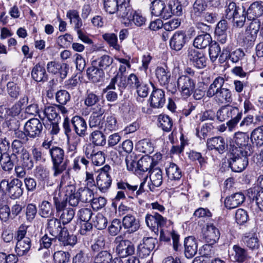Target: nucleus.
I'll return each mask as SVG.
<instances>
[{
    "mask_svg": "<svg viewBox=\"0 0 263 263\" xmlns=\"http://www.w3.org/2000/svg\"><path fill=\"white\" fill-rule=\"evenodd\" d=\"M234 253L232 254L234 261L238 263H243L251 258L248 250L239 245L233 247Z\"/></svg>",
    "mask_w": 263,
    "mask_h": 263,
    "instance_id": "obj_32",
    "label": "nucleus"
},
{
    "mask_svg": "<svg viewBox=\"0 0 263 263\" xmlns=\"http://www.w3.org/2000/svg\"><path fill=\"white\" fill-rule=\"evenodd\" d=\"M187 37L183 31H176L170 39V46L172 50L180 51L186 43Z\"/></svg>",
    "mask_w": 263,
    "mask_h": 263,
    "instance_id": "obj_16",
    "label": "nucleus"
},
{
    "mask_svg": "<svg viewBox=\"0 0 263 263\" xmlns=\"http://www.w3.org/2000/svg\"><path fill=\"white\" fill-rule=\"evenodd\" d=\"M251 139L257 146L263 144V125L254 129L251 135Z\"/></svg>",
    "mask_w": 263,
    "mask_h": 263,
    "instance_id": "obj_58",
    "label": "nucleus"
},
{
    "mask_svg": "<svg viewBox=\"0 0 263 263\" xmlns=\"http://www.w3.org/2000/svg\"><path fill=\"white\" fill-rule=\"evenodd\" d=\"M225 80L221 77H217L210 85L207 91L206 96L214 98L215 101L218 104H224L232 101L231 91L223 87Z\"/></svg>",
    "mask_w": 263,
    "mask_h": 263,
    "instance_id": "obj_1",
    "label": "nucleus"
},
{
    "mask_svg": "<svg viewBox=\"0 0 263 263\" xmlns=\"http://www.w3.org/2000/svg\"><path fill=\"white\" fill-rule=\"evenodd\" d=\"M86 73L88 79L95 83L103 82L105 77V73L102 69L92 63L87 69Z\"/></svg>",
    "mask_w": 263,
    "mask_h": 263,
    "instance_id": "obj_17",
    "label": "nucleus"
},
{
    "mask_svg": "<svg viewBox=\"0 0 263 263\" xmlns=\"http://www.w3.org/2000/svg\"><path fill=\"white\" fill-rule=\"evenodd\" d=\"M138 149L146 155L151 154L154 152V146L151 140L148 139H144L140 140L137 145Z\"/></svg>",
    "mask_w": 263,
    "mask_h": 263,
    "instance_id": "obj_51",
    "label": "nucleus"
},
{
    "mask_svg": "<svg viewBox=\"0 0 263 263\" xmlns=\"http://www.w3.org/2000/svg\"><path fill=\"white\" fill-rule=\"evenodd\" d=\"M247 195L250 199L255 200L259 209L263 211V189L258 186L250 188Z\"/></svg>",
    "mask_w": 263,
    "mask_h": 263,
    "instance_id": "obj_23",
    "label": "nucleus"
},
{
    "mask_svg": "<svg viewBox=\"0 0 263 263\" xmlns=\"http://www.w3.org/2000/svg\"><path fill=\"white\" fill-rule=\"evenodd\" d=\"M234 143L236 145L231 150H238L239 153H244L246 155H251L253 149L250 144H249V137L246 132H238L234 137Z\"/></svg>",
    "mask_w": 263,
    "mask_h": 263,
    "instance_id": "obj_7",
    "label": "nucleus"
},
{
    "mask_svg": "<svg viewBox=\"0 0 263 263\" xmlns=\"http://www.w3.org/2000/svg\"><path fill=\"white\" fill-rule=\"evenodd\" d=\"M66 17L69 20L70 24H73L74 29L77 31L80 29L83 25L81 18L77 10H69L66 13Z\"/></svg>",
    "mask_w": 263,
    "mask_h": 263,
    "instance_id": "obj_37",
    "label": "nucleus"
},
{
    "mask_svg": "<svg viewBox=\"0 0 263 263\" xmlns=\"http://www.w3.org/2000/svg\"><path fill=\"white\" fill-rule=\"evenodd\" d=\"M151 10L153 15L160 16L165 20L170 17L171 12L168 11L163 1L154 0L151 4Z\"/></svg>",
    "mask_w": 263,
    "mask_h": 263,
    "instance_id": "obj_13",
    "label": "nucleus"
},
{
    "mask_svg": "<svg viewBox=\"0 0 263 263\" xmlns=\"http://www.w3.org/2000/svg\"><path fill=\"white\" fill-rule=\"evenodd\" d=\"M242 111L237 107L231 106H223L219 109L216 114L217 119L220 121H224L230 118L227 122L229 130H234L242 118Z\"/></svg>",
    "mask_w": 263,
    "mask_h": 263,
    "instance_id": "obj_2",
    "label": "nucleus"
},
{
    "mask_svg": "<svg viewBox=\"0 0 263 263\" xmlns=\"http://www.w3.org/2000/svg\"><path fill=\"white\" fill-rule=\"evenodd\" d=\"M75 191L76 187L73 185L70 184L66 186V196L68 197L69 204L72 206H77L80 201L78 192L75 193Z\"/></svg>",
    "mask_w": 263,
    "mask_h": 263,
    "instance_id": "obj_39",
    "label": "nucleus"
},
{
    "mask_svg": "<svg viewBox=\"0 0 263 263\" xmlns=\"http://www.w3.org/2000/svg\"><path fill=\"white\" fill-rule=\"evenodd\" d=\"M43 115L44 117L50 122L59 121L61 119L55 104L45 106L43 110Z\"/></svg>",
    "mask_w": 263,
    "mask_h": 263,
    "instance_id": "obj_41",
    "label": "nucleus"
},
{
    "mask_svg": "<svg viewBox=\"0 0 263 263\" xmlns=\"http://www.w3.org/2000/svg\"><path fill=\"white\" fill-rule=\"evenodd\" d=\"M103 39L108 43L110 47L117 51H120L121 46L118 43L117 35L114 33H106L103 35Z\"/></svg>",
    "mask_w": 263,
    "mask_h": 263,
    "instance_id": "obj_57",
    "label": "nucleus"
},
{
    "mask_svg": "<svg viewBox=\"0 0 263 263\" xmlns=\"http://www.w3.org/2000/svg\"><path fill=\"white\" fill-rule=\"evenodd\" d=\"M116 84L119 87L121 93L127 87L126 79L124 74H117L112 78L108 85V88L116 89Z\"/></svg>",
    "mask_w": 263,
    "mask_h": 263,
    "instance_id": "obj_42",
    "label": "nucleus"
},
{
    "mask_svg": "<svg viewBox=\"0 0 263 263\" xmlns=\"http://www.w3.org/2000/svg\"><path fill=\"white\" fill-rule=\"evenodd\" d=\"M77 192L80 200L82 202H91L94 196L92 190L87 187H81Z\"/></svg>",
    "mask_w": 263,
    "mask_h": 263,
    "instance_id": "obj_52",
    "label": "nucleus"
},
{
    "mask_svg": "<svg viewBox=\"0 0 263 263\" xmlns=\"http://www.w3.org/2000/svg\"><path fill=\"white\" fill-rule=\"evenodd\" d=\"M254 118L252 115H248L244 118L236 127L242 132H248L254 126Z\"/></svg>",
    "mask_w": 263,
    "mask_h": 263,
    "instance_id": "obj_50",
    "label": "nucleus"
},
{
    "mask_svg": "<svg viewBox=\"0 0 263 263\" xmlns=\"http://www.w3.org/2000/svg\"><path fill=\"white\" fill-rule=\"evenodd\" d=\"M122 226L128 234H132L137 231L140 227V221L134 215L127 214L123 217L122 221Z\"/></svg>",
    "mask_w": 263,
    "mask_h": 263,
    "instance_id": "obj_15",
    "label": "nucleus"
},
{
    "mask_svg": "<svg viewBox=\"0 0 263 263\" xmlns=\"http://www.w3.org/2000/svg\"><path fill=\"white\" fill-rule=\"evenodd\" d=\"M149 172V178L151 181L149 189L151 191H153L155 187H159L162 184V172L160 168L156 167L153 168V170H151Z\"/></svg>",
    "mask_w": 263,
    "mask_h": 263,
    "instance_id": "obj_31",
    "label": "nucleus"
},
{
    "mask_svg": "<svg viewBox=\"0 0 263 263\" xmlns=\"http://www.w3.org/2000/svg\"><path fill=\"white\" fill-rule=\"evenodd\" d=\"M184 254L186 258H192L197 252L198 245L196 238L192 236L184 240Z\"/></svg>",
    "mask_w": 263,
    "mask_h": 263,
    "instance_id": "obj_19",
    "label": "nucleus"
},
{
    "mask_svg": "<svg viewBox=\"0 0 263 263\" xmlns=\"http://www.w3.org/2000/svg\"><path fill=\"white\" fill-rule=\"evenodd\" d=\"M90 140L96 146H103L106 142L105 136L100 130L93 131L90 135Z\"/></svg>",
    "mask_w": 263,
    "mask_h": 263,
    "instance_id": "obj_55",
    "label": "nucleus"
},
{
    "mask_svg": "<svg viewBox=\"0 0 263 263\" xmlns=\"http://www.w3.org/2000/svg\"><path fill=\"white\" fill-rule=\"evenodd\" d=\"M165 170L168 178L172 180H178L182 177L180 168L174 163H170Z\"/></svg>",
    "mask_w": 263,
    "mask_h": 263,
    "instance_id": "obj_43",
    "label": "nucleus"
},
{
    "mask_svg": "<svg viewBox=\"0 0 263 263\" xmlns=\"http://www.w3.org/2000/svg\"><path fill=\"white\" fill-rule=\"evenodd\" d=\"M159 126L164 132H169L173 127V121L167 115H160L158 118Z\"/></svg>",
    "mask_w": 263,
    "mask_h": 263,
    "instance_id": "obj_56",
    "label": "nucleus"
},
{
    "mask_svg": "<svg viewBox=\"0 0 263 263\" xmlns=\"http://www.w3.org/2000/svg\"><path fill=\"white\" fill-rule=\"evenodd\" d=\"M104 130L105 132L115 130L117 128V120L115 116L109 115L107 116L104 121Z\"/></svg>",
    "mask_w": 263,
    "mask_h": 263,
    "instance_id": "obj_62",
    "label": "nucleus"
},
{
    "mask_svg": "<svg viewBox=\"0 0 263 263\" xmlns=\"http://www.w3.org/2000/svg\"><path fill=\"white\" fill-rule=\"evenodd\" d=\"M18 161V157H14L13 155L4 153V158L1 161L2 168L5 171L10 172L12 170L14 164Z\"/></svg>",
    "mask_w": 263,
    "mask_h": 263,
    "instance_id": "obj_44",
    "label": "nucleus"
},
{
    "mask_svg": "<svg viewBox=\"0 0 263 263\" xmlns=\"http://www.w3.org/2000/svg\"><path fill=\"white\" fill-rule=\"evenodd\" d=\"M129 1L130 0H119L118 9L116 11L119 16L122 18H126L128 20H130L131 15L134 12L129 5Z\"/></svg>",
    "mask_w": 263,
    "mask_h": 263,
    "instance_id": "obj_26",
    "label": "nucleus"
},
{
    "mask_svg": "<svg viewBox=\"0 0 263 263\" xmlns=\"http://www.w3.org/2000/svg\"><path fill=\"white\" fill-rule=\"evenodd\" d=\"M39 214L44 218L53 217L54 209L52 204L48 201L44 200L39 205Z\"/></svg>",
    "mask_w": 263,
    "mask_h": 263,
    "instance_id": "obj_34",
    "label": "nucleus"
},
{
    "mask_svg": "<svg viewBox=\"0 0 263 263\" xmlns=\"http://www.w3.org/2000/svg\"><path fill=\"white\" fill-rule=\"evenodd\" d=\"M116 252L120 258H125L135 253V246L129 240L124 239L122 235L117 236L114 240Z\"/></svg>",
    "mask_w": 263,
    "mask_h": 263,
    "instance_id": "obj_6",
    "label": "nucleus"
},
{
    "mask_svg": "<svg viewBox=\"0 0 263 263\" xmlns=\"http://www.w3.org/2000/svg\"><path fill=\"white\" fill-rule=\"evenodd\" d=\"M156 75L160 84L165 85L168 81H170L171 73L163 67H158L156 70Z\"/></svg>",
    "mask_w": 263,
    "mask_h": 263,
    "instance_id": "obj_53",
    "label": "nucleus"
},
{
    "mask_svg": "<svg viewBox=\"0 0 263 263\" xmlns=\"http://www.w3.org/2000/svg\"><path fill=\"white\" fill-rule=\"evenodd\" d=\"M208 7L206 0H195L190 10L191 19L193 21L202 20V15Z\"/></svg>",
    "mask_w": 263,
    "mask_h": 263,
    "instance_id": "obj_11",
    "label": "nucleus"
},
{
    "mask_svg": "<svg viewBox=\"0 0 263 263\" xmlns=\"http://www.w3.org/2000/svg\"><path fill=\"white\" fill-rule=\"evenodd\" d=\"M71 123L77 135L82 137L86 135L87 126L86 121L83 117L79 116L73 117Z\"/></svg>",
    "mask_w": 263,
    "mask_h": 263,
    "instance_id": "obj_18",
    "label": "nucleus"
},
{
    "mask_svg": "<svg viewBox=\"0 0 263 263\" xmlns=\"http://www.w3.org/2000/svg\"><path fill=\"white\" fill-rule=\"evenodd\" d=\"M153 162V159L149 156H146L142 157L137 162L135 174L140 176L148 170L150 171L151 170H153L152 168Z\"/></svg>",
    "mask_w": 263,
    "mask_h": 263,
    "instance_id": "obj_20",
    "label": "nucleus"
},
{
    "mask_svg": "<svg viewBox=\"0 0 263 263\" xmlns=\"http://www.w3.org/2000/svg\"><path fill=\"white\" fill-rule=\"evenodd\" d=\"M60 243L64 246H73L77 242L76 235H70L66 228H64L61 233L57 237Z\"/></svg>",
    "mask_w": 263,
    "mask_h": 263,
    "instance_id": "obj_30",
    "label": "nucleus"
},
{
    "mask_svg": "<svg viewBox=\"0 0 263 263\" xmlns=\"http://www.w3.org/2000/svg\"><path fill=\"white\" fill-rule=\"evenodd\" d=\"M49 153L52 162L53 176L56 177L66 170L69 161L65 156L64 150L61 147L52 146Z\"/></svg>",
    "mask_w": 263,
    "mask_h": 263,
    "instance_id": "obj_3",
    "label": "nucleus"
},
{
    "mask_svg": "<svg viewBox=\"0 0 263 263\" xmlns=\"http://www.w3.org/2000/svg\"><path fill=\"white\" fill-rule=\"evenodd\" d=\"M189 60L198 69H202L206 66V59L204 54L197 49L189 48L187 50Z\"/></svg>",
    "mask_w": 263,
    "mask_h": 263,
    "instance_id": "obj_12",
    "label": "nucleus"
},
{
    "mask_svg": "<svg viewBox=\"0 0 263 263\" xmlns=\"http://www.w3.org/2000/svg\"><path fill=\"white\" fill-rule=\"evenodd\" d=\"M248 14V20L257 18L263 14V4L261 1H255L252 3L249 8L246 10Z\"/></svg>",
    "mask_w": 263,
    "mask_h": 263,
    "instance_id": "obj_21",
    "label": "nucleus"
},
{
    "mask_svg": "<svg viewBox=\"0 0 263 263\" xmlns=\"http://www.w3.org/2000/svg\"><path fill=\"white\" fill-rule=\"evenodd\" d=\"M112 260V255L107 251H102L95 256L94 263H110Z\"/></svg>",
    "mask_w": 263,
    "mask_h": 263,
    "instance_id": "obj_60",
    "label": "nucleus"
},
{
    "mask_svg": "<svg viewBox=\"0 0 263 263\" xmlns=\"http://www.w3.org/2000/svg\"><path fill=\"white\" fill-rule=\"evenodd\" d=\"M65 227H62L61 221L55 217H52L47 220V229L50 235L57 237L63 231Z\"/></svg>",
    "mask_w": 263,
    "mask_h": 263,
    "instance_id": "obj_25",
    "label": "nucleus"
},
{
    "mask_svg": "<svg viewBox=\"0 0 263 263\" xmlns=\"http://www.w3.org/2000/svg\"><path fill=\"white\" fill-rule=\"evenodd\" d=\"M245 200V196L241 192L236 193L227 197L224 201L226 206L228 209L235 208L241 204Z\"/></svg>",
    "mask_w": 263,
    "mask_h": 263,
    "instance_id": "obj_28",
    "label": "nucleus"
},
{
    "mask_svg": "<svg viewBox=\"0 0 263 263\" xmlns=\"http://www.w3.org/2000/svg\"><path fill=\"white\" fill-rule=\"evenodd\" d=\"M10 187L8 191L10 197L12 199L19 198L23 193V183L17 178L10 181Z\"/></svg>",
    "mask_w": 263,
    "mask_h": 263,
    "instance_id": "obj_22",
    "label": "nucleus"
},
{
    "mask_svg": "<svg viewBox=\"0 0 263 263\" xmlns=\"http://www.w3.org/2000/svg\"><path fill=\"white\" fill-rule=\"evenodd\" d=\"M69 258V253L62 251H57L53 254V260L55 263L68 262Z\"/></svg>",
    "mask_w": 263,
    "mask_h": 263,
    "instance_id": "obj_64",
    "label": "nucleus"
},
{
    "mask_svg": "<svg viewBox=\"0 0 263 263\" xmlns=\"http://www.w3.org/2000/svg\"><path fill=\"white\" fill-rule=\"evenodd\" d=\"M206 146L209 150H215L221 154L226 152L227 144L222 137L217 136L208 139L206 141Z\"/></svg>",
    "mask_w": 263,
    "mask_h": 263,
    "instance_id": "obj_14",
    "label": "nucleus"
},
{
    "mask_svg": "<svg viewBox=\"0 0 263 263\" xmlns=\"http://www.w3.org/2000/svg\"><path fill=\"white\" fill-rule=\"evenodd\" d=\"M7 92L12 100H16L21 95V87L17 83L10 81L7 84Z\"/></svg>",
    "mask_w": 263,
    "mask_h": 263,
    "instance_id": "obj_54",
    "label": "nucleus"
},
{
    "mask_svg": "<svg viewBox=\"0 0 263 263\" xmlns=\"http://www.w3.org/2000/svg\"><path fill=\"white\" fill-rule=\"evenodd\" d=\"M246 17L248 18V14L246 8L242 6V9L232 18L233 26L238 28H242L246 22Z\"/></svg>",
    "mask_w": 263,
    "mask_h": 263,
    "instance_id": "obj_46",
    "label": "nucleus"
},
{
    "mask_svg": "<svg viewBox=\"0 0 263 263\" xmlns=\"http://www.w3.org/2000/svg\"><path fill=\"white\" fill-rule=\"evenodd\" d=\"M242 8L237 6L233 2H230L226 6L225 15L226 18L231 20Z\"/></svg>",
    "mask_w": 263,
    "mask_h": 263,
    "instance_id": "obj_61",
    "label": "nucleus"
},
{
    "mask_svg": "<svg viewBox=\"0 0 263 263\" xmlns=\"http://www.w3.org/2000/svg\"><path fill=\"white\" fill-rule=\"evenodd\" d=\"M113 62L114 60L111 57L108 55H103L96 60L93 61L92 63L104 71L109 67L112 69Z\"/></svg>",
    "mask_w": 263,
    "mask_h": 263,
    "instance_id": "obj_40",
    "label": "nucleus"
},
{
    "mask_svg": "<svg viewBox=\"0 0 263 263\" xmlns=\"http://www.w3.org/2000/svg\"><path fill=\"white\" fill-rule=\"evenodd\" d=\"M23 143L21 140L15 139L11 143L12 154L11 155H13L14 157H18L17 155L23 154V153L27 150L23 145Z\"/></svg>",
    "mask_w": 263,
    "mask_h": 263,
    "instance_id": "obj_59",
    "label": "nucleus"
},
{
    "mask_svg": "<svg viewBox=\"0 0 263 263\" xmlns=\"http://www.w3.org/2000/svg\"><path fill=\"white\" fill-rule=\"evenodd\" d=\"M22 165L28 170H31L34 167V161L28 150L20 156Z\"/></svg>",
    "mask_w": 263,
    "mask_h": 263,
    "instance_id": "obj_63",
    "label": "nucleus"
},
{
    "mask_svg": "<svg viewBox=\"0 0 263 263\" xmlns=\"http://www.w3.org/2000/svg\"><path fill=\"white\" fill-rule=\"evenodd\" d=\"M183 0H178L176 2L173 1L170 3L167 8L168 11L171 12L170 17L173 14L177 16H181L183 13V7L186 6L187 5L183 4Z\"/></svg>",
    "mask_w": 263,
    "mask_h": 263,
    "instance_id": "obj_47",
    "label": "nucleus"
},
{
    "mask_svg": "<svg viewBox=\"0 0 263 263\" xmlns=\"http://www.w3.org/2000/svg\"><path fill=\"white\" fill-rule=\"evenodd\" d=\"M31 248V240L29 238L17 241L15 250L18 256H23L27 254Z\"/></svg>",
    "mask_w": 263,
    "mask_h": 263,
    "instance_id": "obj_35",
    "label": "nucleus"
},
{
    "mask_svg": "<svg viewBox=\"0 0 263 263\" xmlns=\"http://www.w3.org/2000/svg\"><path fill=\"white\" fill-rule=\"evenodd\" d=\"M244 153H239L238 150H230L229 157V165L232 171L241 172L248 165V156Z\"/></svg>",
    "mask_w": 263,
    "mask_h": 263,
    "instance_id": "obj_5",
    "label": "nucleus"
},
{
    "mask_svg": "<svg viewBox=\"0 0 263 263\" xmlns=\"http://www.w3.org/2000/svg\"><path fill=\"white\" fill-rule=\"evenodd\" d=\"M101 99V96L92 91H87L84 100V104L88 107H93L97 104L100 103Z\"/></svg>",
    "mask_w": 263,
    "mask_h": 263,
    "instance_id": "obj_49",
    "label": "nucleus"
},
{
    "mask_svg": "<svg viewBox=\"0 0 263 263\" xmlns=\"http://www.w3.org/2000/svg\"><path fill=\"white\" fill-rule=\"evenodd\" d=\"M178 88L181 95L184 98H188L195 89V82L189 76L182 75L180 76L177 81Z\"/></svg>",
    "mask_w": 263,
    "mask_h": 263,
    "instance_id": "obj_8",
    "label": "nucleus"
},
{
    "mask_svg": "<svg viewBox=\"0 0 263 263\" xmlns=\"http://www.w3.org/2000/svg\"><path fill=\"white\" fill-rule=\"evenodd\" d=\"M244 244L252 250H257L259 247V241L255 234H246L242 237Z\"/></svg>",
    "mask_w": 263,
    "mask_h": 263,
    "instance_id": "obj_38",
    "label": "nucleus"
},
{
    "mask_svg": "<svg viewBox=\"0 0 263 263\" xmlns=\"http://www.w3.org/2000/svg\"><path fill=\"white\" fill-rule=\"evenodd\" d=\"M32 78L37 82H45L48 80V74L44 65L40 63L36 64L31 71Z\"/></svg>",
    "mask_w": 263,
    "mask_h": 263,
    "instance_id": "obj_27",
    "label": "nucleus"
},
{
    "mask_svg": "<svg viewBox=\"0 0 263 263\" xmlns=\"http://www.w3.org/2000/svg\"><path fill=\"white\" fill-rule=\"evenodd\" d=\"M212 42L211 35L208 33L197 35L193 41V46L197 49H204Z\"/></svg>",
    "mask_w": 263,
    "mask_h": 263,
    "instance_id": "obj_33",
    "label": "nucleus"
},
{
    "mask_svg": "<svg viewBox=\"0 0 263 263\" xmlns=\"http://www.w3.org/2000/svg\"><path fill=\"white\" fill-rule=\"evenodd\" d=\"M111 179L110 175L104 173L99 174L97 178V184L102 192H105L110 186Z\"/></svg>",
    "mask_w": 263,
    "mask_h": 263,
    "instance_id": "obj_36",
    "label": "nucleus"
},
{
    "mask_svg": "<svg viewBox=\"0 0 263 263\" xmlns=\"http://www.w3.org/2000/svg\"><path fill=\"white\" fill-rule=\"evenodd\" d=\"M151 84L153 87V90L149 99L150 106L154 108H161L166 102L165 91L162 89L155 88L152 83Z\"/></svg>",
    "mask_w": 263,
    "mask_h": 263,
    "instance_id": "obj_10",
    "label": "nucleus"
},
{
    "mask_svg": "<svg viewBox=\"0 0 263 263\" xmlns=\"http://www.w3.org/2000/svg\"><path fill=\"white\" fill-rule=\"evenodd\" d=\"M28 136L31 139H38L42 136L43 123L37 118H32L28 120L24 125Z\"/></svg>",
    "mask_w": 263,
    "mask_h": 263,
    "instance_id": "obj_9",
    "label": "nucleus"
},
{
    "mask_svg": "<svg viewBox=\"0 0 263 263\" xmlns=\"http://www.w3.org/2000/svg\"><path fill=\"white\" fill-rule=\"evenodd\" d=\"M49 175L48 168L43 165L36 166L34 170V176L40 181L45 182L48 181Z\"/></svg>",
    "mask_w": 263,
    "mask_h": 263,
    "instance_id": "obj_45",
    "label": "nucleus"
},
{
    "mask_svg": "<svg viewBox=\"0 0 263 263\" xmlns=\"http://www.w3.org/2000/svg\"><path fill=\"white\" fill-rule=\"evenodd\" d=\"M53 201L57 213L62 212L60 216V220L64 226L69 223L73 218L75 212L71 208H65L67 202L60 194H54Z\"/></svg>",
    "mask_w": 263,
    "mask_h": 263,
    "instance_id": "obj_4",
    "label": "nucleus"
},
{
    "mask_svg": "<svg viewBox=\"0 0 263 263\" xmlns=\"http://www.w3.org/2000/svg\"><path fill=\"white\" fill-rule=\"evenodd\" d=\"M117 188L119 190H124L126 193L129 195V197L133 198V196H136L135 192L138 189V185H133L127 182L121 180L117 183Z\"/></svg>",
    "mask_w": 263,
    "mask_h": 263,
    "instance_id": "obj_48",
    "label": "nucleus"
},
{
    "mask_svg": "<svg viewBox=\"0 0 263 263\" xmlns=\"http://www.w3.org/2000/svg\"><path fill=\"white\" fill-rule=\"evenodd\" d=\"M171 237L173 240V248L175 251H178L179 246H181L179 242V236L173 231L170 232L167 231H164V229H161L160 230V240L163 241H169Z\"/></svg>",
    "mask_w": 263,
    "mask_h": 263,
    "instance_id": "obj_29",
    "label": "nucleus"
},
{
    "mask_svg": "<svg viewBox=\"0 0 263 263\" xmlns=\"http://www.w3.org/2000/svg\"><path fill=\"white\" fill-rule=\"evenodd\" d=\"M220 235L219 230L213 224H209L206 226L204 235L205 241L209 245L215 243L219 240Z\"/></svg>",
    "mask_w": 263,
    "mask_h": 263,
    "instance_id": "obj_24",
    "label": "nucleus"
}]
</instances>
